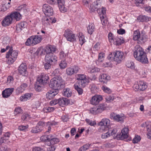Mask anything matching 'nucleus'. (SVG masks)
Segmentation results:
<instances>
[{
    "mask_svg": "<svg viewBox=\"0 0 151 151\" xmlns=\"http://www.w3.org/2000/svg\"><path fill=\"white\" fill-rule=\"evenodd\" d=\"M56 50V48L51 45L46 47L45 50L46 53L45 58V62L52 64L56 62L57 60V57L52 53L55 52Z\"/></svg>",
    "mask_w": 151,
    "mask_h": 151,
    "instance_id": "1",
    "label": "nucleus"
},
{
    "mask_svg": "<svg viewBox=\"0 0 151 151\" xmlns=\"http://www.w3.org/2000/svg\"><path fill=\"white\" fill-rule=\"evenodd\" d=\"M90 3L88 4V6L85 5L83 1V4L86 6H88V4H90L89 8L90 12H94L96 11L99 14H100L101 12H102L103 14L105 12V8L102 6H101V0H97L96 2H94L92 3H91V0H90Z\"/></svg>",
    "mask_w": 151,
    "mask_h": 151,
    "instance_id": "2",
    "label": "nucleus"
},
{
    "mask_svg": "<svg viewBox=\"0 0 151 151\" xmlns=\"http://www.w3.org/2000/svg\"><path fill=\"white\" fill-rule=\"evenodd\" d=\"M62 83L63 80L61 78H54L51 80L49 86L54 89L53 90H58V88L63 85Z\"/></svg>",
    "mask_w": 151,
    "mask_h": 151,
    "instance_id": "3",
    "label": "nucleus"
},
{
    "mask_svg": "<svg viewBox=\"0 0 151 151\" xmlns=\"http://www.w3.org/2000/svg\"><path fill=\"white\" fill-rule=\"evenodd\" d=\"M18 52L16 50H13L12 47H11L9 52L6 55V58H8V62L12 63L17 58Z\"/></svg>",
    "mask_w": 151,
    "mask_h": 151,
    "instance_id": "4",
    "label": "nucleus"
},
{
    "mask_svg": "<svg viewBox=\"0 0 151 151\" xmlns=\"http://www.w3.org/2000/svg\"><path fill=\"white\" fill-rule=\"evenodd\" d=\"M41 40V38L40 36L37 35L32 36L28 39L25 42V44L27 46L31 45H34L39 43Z\"/></svg>",
    "mask_w": 151,
    "mask_h": 151,
    "instance_id": "5",
    "label": "nucleus"
},
{
    "mask_svg": "<svg viewBox=\"0 0 151 151\" xmlns=\"http://www.w3.org/2000/svg\"><path fill=\"white\" fill-rule=\"evenodd\" d=\"M105 106L103 104H99L96 107H94L90 109V111L91 113L96 114L102 112L105 109Z\"/></svg>",
    "mask_w": 151,
    "mask_h": 151,
    "instance_id": "6",
    "label": "nucleus"
},
{
    "mask_svg": "<svg viewBox=\"0 0 151 151\" xmlns=\"http://www.w3.org/2000/svg\"><path fill=\"white\" fill-rule=\"evenodd\" d=\"M42 11L45 15L50 17L52 16L53 14L52 8L47 4H44L42 7Z\"/></svg>",
    "mask_w": 151,
    "mask_h": 151,
    "instance_id": "7",
    "label": "nucleus"
},
{
    "mask_svg": "<svg viewBox=\"0 0 151 151\" xmlns=\"http://www.w3.org/2000/svg\"><path fill=\"white\" fill-rule=\"evenodd\" d=\"M114 60L118 63H120V62L125 58V56L123 52L120 51H116L114 53Z\"/></svg>",
    "mask_w": 151,
    "mask_h": 151,
    "instance_id": "8",
    "label": "nucleus"
},
{
    "mask_svg": "<svg viewBox=\"0 0 151 151\" xmlns=\"http://www.w3.org/2000/svg\"><path fill=\"white\" fill-rule=\"evenodd\" d=\"M136 49L134 52V57L137 60L142 62V47L139 45L135 47Z\"/></svg>",
    "mask_w": 151,
    "mask_h": 151,
    "instance_id": "9",
    "label": "nucleus"
},
{
    "mask_svg": "<svg viewBox=\"0 0 151 151\" xmlns=\"http://www.w3.org/2000/svg\"><path fill=\"white\" fill-rule=\"evenodd\" d=\"M109 120L108 119H103L99 123V125L101 126V129L103 130H108V126L110 124Z\"/></svg>",
    "mask_w": 151,
    "mask_h": 151,
    "instance_id": "10",
    "label": "nucleus"
},
{
    "mask_svg": "<svg viewBox=\"0 0 151 151\" xmlns=\"http://www.w3.org/2000/svg\"><path fill=\"white\" fill-rule=\"evenodd\" d=\"M64 35L65 37L68 41L72 42L76 40L75 35L73 34L72 32L70 30H66Z\"/></svg>",
    "mask_w": 151,
    "mask_h": 151,
    "instance_id": "11",
    "label": "nucleus"
},
{
    "mask_svg": "<svg viewBox=\"0 0 151 151\" xmlns=\"http://www.w3.org/2000/svg\"><path fill=\"white\" fill-rule=\"evenodd\" d=\"M49 78V76L47 75L44 73L41 74L37 78V83H41L44 85L47 83Z\"/></svg>",
    "mask_w": 151,
    "mask_h": 151,
    "instance_id": "12",
    "label": "nucleus"
},
{
    "mask_svg": "<svg viewBox=\"0 0 151 151\" xmlns=\"http://www.w3.org/2000/svg\"><path fill=\"white\" fill-rule=\"evenodd\" d=\"M110 118L117 122L122 123L123 122L125 117L122 114L120 115L112 113L111 114Z\"/></svg>",
    "mask_w": 151,
    "mask_h": 151,
    "instance_id": "13",
    "label": "nucleus"
},
{
    "mask_svg": "<svg viewBox=\"0 0 151 151\" xmlns=\"http://www.w3.org/2000/svg\"><path fill=\"white\" fill-rule=\"evenodd\" d=\"M57 1L60 11L63 13L67 12L68 8L65 6V0H57Z\"/></svg>",
    "mask_w": 151,
    "mask_h": 151,
    "instance_id": "14",
    "label": "nucleus"
},
{
    "mask_svg": "<svg viewBox=\"0 0 151 151\" xmlns=\"http://www.w3.org/2000/svg\"><path fill=\"white\" fill-rule=\"evenodd\" d=\"M59 93V90L58 89L52 90L48 91L46 95V98L48 99H52Z\"/></svg>",
    "mask_w": 151,
    "mask_h": 151,
    "instance_id": "15",
    "label": "nucleus"
},
{
    "mask_svg": "<svg viewBox=\"0 0 151 151\" xmlns=\"http://www.w3.org/2000/svg\"><path fill=\"white\" fill-rule=\"evenodd\" d=\"M27 67L25 63H22L18 68L19 73L23 76H26L27 74Z\"/></svg>",
    "mask_w": 151,
    "mask_h": 151,
    "instance_id": "16",
    "label": "nucleus"
},
{
    "mask_svg": "<svg viewBox=\"0 0 151 151\" xmlns=\"http://www.w3.org/2000/svg\"><path fill=\"white\" fill-rule=\"evenodd\" d=\"M13 20L10 15L6 17L2 21L1 24L3 26L6 27L10 24L13 21Z\"/></svg>",
    "mask_w": 151,
    "mask_h": 151,
    "instance_id": "17",
    "label": "nucleus"
},
{
    "mask_svg": "<svg viewBox=\"0 0 151 151\" xmlns=\"http://www.w3.org/2000/svg\"><path fill=\"white\" fill-rule=\"evenodd\" d=\"M133 39L137 41V43L139 44H141L142 38L140 37V32L139 30H137L134 31L133 35Z\"/></svg>",
    "mask_w": 151,
    "mask_h": 151,
    "instance_id": "18",
    "label": "nucleus"
},
{
    "mask_svg": "<svg viewBox=\"0 0 151 151\" xmlns=\"http://www.w3.org/2000/svg\"><path fill=\"white\" fill-rule=\"evenodd\" d=\"M102 99V97L101 96L96 95L92 97L91 102L92 104H97Z\"/></svg>",
    "mask_w": 151,
    "mask_h": 151,
    "instance_id": "19",
    "label": "nucleus"
},
{
    "mask_svg": "<svg viewBox=\"0 0 151 151\" xmlns=\"http://www.w3.org/2000/svg\"><path fill=\"white\" fill-rule=\"evenodd\" d=\"M10 15L13 20L15 19L17 21H19L22 18L21 14L17 12H12Z\"/></svg>",
    "mask_w": 151,
    "mask_h": 151,
    "instance_id": "20",
    "label": "nucleus"
},
{
    "mask_svg": "<svg viewBox=\"0 0 151 151\" xmlns=\"http://www.w3.org/2000/svg\"><path fill=\"white\" fill-rule=\"evenodd\" d=\"M14 90L13 88L6 89L2 93L3 96L4 98H7L13 92Z\"/></svg>",
    "mask_w": 151,
    "mask_h": 151,
    "instance_id": "21",
    "label": "nucleus"
},
{
    "mask_svg": "<svg viewBox=\"0 0 151 151\" xmlns=\"http://www.w3.org/2000/svg\"><path fill=\"white\" fill-rule=\"evenodd\" d=\"M124 42V40L123 37H115L113 43L114 45H119Z\"/></svg>",
    "mask_w": 151,
    "mask_h": 151,
    "instance_id": "22",
    "label": "nucleus"
},
{
    "mask_svg": "<svg viewBox=\"0 0 151 151\" xmlns=\"http://www.w3.org/2000/svg\"><path fill=\"white\" fill-rule=\"evenodd\" d=\"M27 23L25 22H22L16 26V30L17 32L21 31L23 29L27 27Z\"/></svg>",
    "mask_w": 151,
    "mask_h": 151,
    "instance_id": "23",
    "label": "nucleus"
},
{
    "mask_svg": "<svg viewBox=\"0 0 151 151\" xmlns=\"http://www.w3.org/2000/svg\"><path fill=\"white\" fill-rule=\"evenodd\" d=\"M58 103L60 106H63L64 105H67L69 103L70 101L69 100L66 98H59L58 99Z\"/></svg>",
    "mask_w": 151,
    "mask_h": 151,
    "instance_id": "24",
    "label": "nucleus"
},
{
    "mask_svg": "<svg viewBox=\"0 0 151 151\" xmlns=\"http://www.w3.org/2000/svg\"><path fill=\"white\" fill-rule=\"evenodd\" d=\"M99 79L100 82L106 83L107 81L110 79V77L106 74H103L99 77Z\"/></svg>",
    "mask_w": 151,
    "mask_h": 151,
    "instance_id": "25",
    "label": "nucleus"
},
{
    "mask_svg": "<svg viewBox=\"0 0 151 151\" xmlns=\"http://www.w3.org/2000/svg\"><path fill=\"white\" fill-rule=\"evenodd\" d=\"M27 87V85L26 83H24L21 85L19 87H18L16 90L17 92L20 93L22 92Z\"/></svg>",
    "mask_w": 151,
    "mask_h": 151,
    "instance_id": "26",
    "label": "nucleus"
},
{
    "mask_svg": "<svg viewBox=\"0 0 151 151\" xmlns=\"http://www.w3.org/2000/svg\"><path fill=\"white\" fill-rule=\"evenodd\" d=\"M63 93L64 96L68 97L71 96L72 94V92L69 88L64 89Z\"/></svg>",
    "mask_w": 151,
    "mask_h": 151,
    "instance_id": "27",
    "label": "nucleus"
},
{
    "mask_svg": "<svg viewBox=\"0 0 151 151\" xmlns=\"http://www.w3.org/2000/svg\"><path fill=\"white\" fill-rule=\"evenodd\" d=\"M87 29L88 33L91 35L92 34L95 29L94 24L92 23H89L87 27Z\"/></svg>",
    "mask_w": 151,
    "mask_h": 151,
    "instance_id": "28",
    "label": "nucleus"
},
{
    "mask_svg": "<svg viewBox=\"0 0 151 151\" xmlns=\"http://www.w3.org/2000/svg\"><path fill=\"white\" fill-rule=\"evenodd\" d=\"M105 13L106 12L103 14L102 12H101L99 14L100 18L103 25H105L106 23L107 22L106 20L105 19L106 17Z\"/></svg>",
    "mask_w": 151,
    "mask_h": 151,
    "instance_id": "29",
    "label": "nucleus"
},
{
    "mask_svg": "<svg viewBox=\"0 0 151 151\" xmlns=\"http://www.w3.org/2000/svg\"><path fill=\"white\" fill-rule=\"evenodd\" d=\"M50 21L51 19H49V17H44V18L43 19L42 21L43 24L45 26L47 27L50 24Z\"/></svg>",
    "mask_w": 151,
    "mask_h": 151,
    "instance_id": "30",
    "label": "nucleus"
},
{
    "mask_svg": "<svg viewBox=\"0 0 151 151\" xmlns=\"http://www.w3.org/2000/svg\"><path fill=\"white\" fill-rule=\"evenodd\" d=\"M77 83L79 86L81 85L82 87H84L88 83V80L86 78L81 81H78Z\"/></svg>",
    "mask_w": 151,
    "mask_h": 151,
    "instance_id": "31",
    "label": "nucleus"
},
{
    "mask_svg": "<svg viewBox=\"0 0 151 151\" xmlns=\"http://www.w3.org/2000/svg\"><path fill=\"white\" fill-rule=\"evenodd\" d=\"M44 85L40 83H37V81L36 84H35V90L37 91H40L41 90L42 88L44 87Z\"/></svg>",
    "mask_w": 151,
    "mask_h": 151,
    "instance_id": "32",
    "label": "nucleus"
},
{
    "mask_svg": "<svg viewBox=\"0 0 151 151\" xmlns=\"http://www.w3.org/2000/svg\"><path fill=\"white\" fill-rule=\"evenodd\" d=\"M31 96V94L29 93H26L24 95L21 96L20 98V100L21 101H25L27 99H29Z\"/></svg>",
    "mask_w": 151,
    "mask_h": 151,
    "instance_id": "33",
    "label": "nucleus"
},
{
    "mask_svg": "<svg viewBox=\"0 0 151 151\" xmlns=\"http://www.w3.org/2000/svg\"><path fill=\"white\" fill-rule=\"evenodd\" d=\"M79 84L76 83L74 85V86L75 89L77 91L79 95L81 94L83 92L82 89L79 87V86H78Z\"/></svg>",
    "mask_w": 151,
    "mask_h": 151,
    "instance_id": "34",
    "label": "nucleus"
},
{
    "mask_svg": "<svg viewBox=\"0 0 151 151\" xmlns=\"http://www.w3.org/2000/svg\"><path fill=\"white\" fill-rule=\"evenodd\" d=\"M116 137H119L121 139H127L128 137V134H127L126 133L124 134V133L121 132L119 135L118 134H117Z\"/></svg>",
    "mask_w": 151,
    "mask_h": 151,
    "instance_id": "35",
    "label": "nucleus"
},
{
    "mask_svg": "<svg viewBox=\"0 0 151 151\" xmlns=\"http://www.w3.org/2000/svg\"><path fill=\"white\" fill-rule=\"evenodd\" d=\"M148 61L145 53L142 50V64H147Z\"/></svg>",
    "mask_w": 151,
    "mask_h": 151,
    "instance_id": "36",
    "label": "nucleus"
},
{
    "mask_svg": "<svg viewBox=\"0 0 151 151\" xmlns=\"http://www.w3.org/2000/svg\"><path fill=\"white\" fill-rule=\"evenodd\" d=\"M18 10L19 11L20 14H26L27 12V10L26 8L24 7H22V6H19L18 7Z\"/></svg>",
    "mask_w": 151,
    "mask_h": 151,
    "instance_id": "37",
    "label": "nucleus"
},
{
    "mask_svg": "<svg viewBox=\"0 0 151 151\" xmlns=\"http://www.w3.org/2000/svg\"><path fill=\"white\" fill-rule=\"evenodd\" d=\"M74 71L72 67H69L66 70V73L68 76H71L74 73Z\"/></svg>",
    "mask_w": 151,
    "mask_h": 151,
    "instance_id": "38",
    "label": "nucleus"
},
{
    "mask_svg": "<svg viewBox=\"0 0 151 151\" xmlns=\"http://www.w3.org/2000/svg\"><path fill=\"white\" fill-rule=\"evenodd\" d=\"M59 66L61 69H64L67 66V63L65 60L61 61L59 64Z\"/></svg>",
    "mask_w": 151,
    "mask_h": 151,
    "instance_id": "39",
    "label": "nucleus"
},
{
    "mask_svg": "<svg viewBox=\"0 0 151 151\" xmlns=\"http://www.w3.org/2000/svg\"><path fill=\"white\" fill-rule=\"evenodd\" d=\"M42 131V130L39 129V127L37 126L36 127H34L32 128L31 132L32 133H36L40 132Z\"/></svg>",
    "mask_w": 151,
    "mask_h": 151,
    "instance_id": "40",
    "label": "nucleus"
},
{
    "mask_svg": "<svg viewBox=\"0 0 151 151\" xmlns=\"http://www.w3.org/2000/svg\"><path fill=\"white\" fill-rule=\"evenodd\" d=\"M30 116L29 114L24 113L22 116L21 119L23 121H28L30 119Z\"/></svg>",
    "mask_w": 151,
    "mask_h": 151,
    "instance_id": "41",
    "label": "nucleus"
},
{
    "mask_svg": "<svg viewBox=\"0 0 151 151\" xmlns=\"http://www.w3.org/2000/svg\"><path fill=\"white\" fill-rule=\"evenodd\" d=\"M89 146V145L88 144H85L81 147L79 149L78 151H86V150L88 149Z\"/></svg>",
    "mask_w": 151,
    "mask_h": 151,
    "instance_id": "42",
    "label": "nucleus"
},
{
    "mask_svg": "<svg viewBox=\"0 0 151 151\" xmlns=\"http://www.w3.org/2000/svg\"><path fill=\"white\" fill-rule=\"evenodd\" d=\"M40 139L43 142H46L47 141H49L50 140V138L49 137V136H47V135H46L42 136L40 138Z\"/></svg>",
    "mask_w": 151,
    "mask_h": 151,
    "instance_id": "43",
    "label": "nucleus"
},
{
    "mask_svg": "<svg viewBox=\"0 0 151 151\" xmlns=\"http://www.w3.org/2000/svg\"><path fill=\"white\" fill-rule=\"evenodd\" d=\"M141 137L138 135H135V137L132 140V142L134 143H137L141 140Z\"/></svg>",
    "mask_w": 151,
    "mask_h": 151,
    "instance_id": "44",
    "label": "nucleus"
},
{
    "mask_svg": "<svg viewBox=\"0 0 151 151\" xmlns=\"http://www.w3.org/2000/svg\"><path fill=\"white\" fill-rule=\"evenodd\" d=\"M110 136V134L108 131L103 133L101 135V138L102 139H106Z\"/></svg>",
    "mask_w": 151,
    "mask_h": 151,
    "instance_id": "45",
    "label": "nucleus"
},
{
    "mask_svg": "<svg viewBox=\"0 0 151 151\" xmlns=\"http://www.w3.org/2000/svg\"><path fill=\"white\" fill-rule=\"evenodd\" d=\"M126 65L127 67L131 69L134 68V64L133 62H128L126 63Z\"/></svg>",
    "mask_w": 151,
    "mask_h": 151,
    "instance_id": "46",
    "label": "nucleus"
},
{
    "mask_svg": "<svg viewBox=\"0 0 151 151\" xmlns=\"http://www.w3.org/2000/svg\"><path fill=\"white\" fill-rule=\"evenodd\" d=\"M79 40L80 42V44L82 45L85 42V40L84 39V36L83 35H81L79 34V36L78 37Z\"/></svg>",
    "mask_w": 151,
    "mask_h": 151,
    "instance_id": "47",
    "label": "nucleus"
},
{
    "mask_svg": "<svg viewBox=\"0 0 151 151\" xmlns=\"http://www.w3.org/2000/svg\"><path fill=\"white\" fill-rule=\"evenodd\" d=\"M10 134L9 133H6L4 134V137H1V140H3L4 142V140L8 139H9V138L10 137Z\"/></svg>",
    "mask_w": 151,
    "mask_h": 151,
    "instance_id": "48",
    "label": "nucleus"
},
{
    "mask_svg": "<svg viewBox=\"0 0 151 151\" xmlns=\"http://www.w3.org/2000/svg\"><path fill=\"white\" fill-rule=\"evenodd\" d=\"M133 88L135 91H140L141 90V88L140 87L139 84L137 83L134 84L133 86Z\"/></svg>",
    "mask_w": 151,
    "mask_h": 151,
    "instance_id": "49",
    "label": "nucleus"
},
{
    "mask_svg": "<svg viewBox=\"0 0 151 151\" xmlns=\"http://www.w3.org/2000/svg\"><path fill=\"white\" fill-rule=\"evenodd\" d=\"M49 141L51 144L53 145L58 142H59V140L57 138H52L50 139Z\"/></svg>",
    "mask_w": 151,
    "mask_h": 151,
    "instance_id": "50",
    "label": "nucleus"
},
{
    "mask_svg": "<svg viewBox=\"0 0 151 151\" xmlns=\"http://www.w3.org/2000/svg\"><path fill=\"white\" fill-rule=\"evenodd\" d=\"M22 111V110L21 109V107H18L15 108L14 113L15 115H17L21 113Z\"/></svg>",
    "mask_w": 151,
    "mask_h": 151,
    "instance_id": "51",
    "label": "nucleus"
},
{
    "mask_svg": "<svg viewBox=\"0 0 151 151\" xmlns=\"http://www.w3.org/2000/svg\"><path fill=\"white\" fill-rule=\"evenodd\" d=\"M104 54L103 53H99L98 56V60L99 62H102L104 60Z\"/></svg>",
    "mask_w": 151,
    "mask_h": 151,
    "instance_id": "52",
    "label": "nucleus"
},
{
    "mask_svg": "<svg viewBox=\"0 0 151 151\" xmlns=\"http://www.w3.org/2000/svg\"><path fill=\"white\" fill-rule=\"evenodd\" d=\"M106 101L108 102H110V101H113L114 99V97L112 96L108 95L106 96Z\"/></svg>",
    "mask_w": 151,
    "mask_h": 151,
    "instance_id": "53",
    "label": "nucleus"
},
{
    "mask_svg": "<svg viewBox=\"0 0 151 151\" xmlns=\"http://www.w3.org/2000/svg\"><path fill=\"white\" fill-rule=\"evenodd\" d=\"M10 150V148L6 146H0V151H9Z\"/></svg>",
    "mask_w": 151,
    "mask_h": 151,
    "instance_id": "54",
    "label": "nucleus"
},
{
    "mask_svg": "<svg viewBox=\"0 0 151 151\" xmlns=\"http://www.w3.org/2000/svg\"><path fill=\"white\" fill-rule=\"evenodd\" d=\"M108 38L110 42L112 43L114 41V37L113 34L111 32L109 33L108 34Z\"/></svg>",
    "mask_w": 151,
    "mask_h": 151,
    "instance_id": "55",
    "label": "nucleus"
},
{
    "mask_svg": "<svg viewBox=\"0 0 151 151\" xmlns=\"http://www.w3.org/2000/svg\"><path fill=\"white\" fill-rule=\"evenodd\" d=\"M54 109L55 108L54 107H48L45 108L44 109V110L46 112H51L53 111Z\"/></svg>",
    "mask_w": 151,
    "mask_h": 151,
    "instance_id": "56",
    "label": "nucleus"
},
{
    "mask_svg": "<svg viewBox=\"0 0 151 151\" xmlns=\"http://www.w3.org/2000/svg\"><path fill=\"white\" fill-rule=\"evenodd\" d=\"M45 123L44 122L42 121H40L39 122L37 125L39 127V129H40L42 130L43 129V127Z\"/></svg>",
    "mask_w": 151,
    "mask_h": 151,
    "instance_id": "57",
    "label": "nucleus"
},
{
    "mask_svg": "<svg viewBox=\"0 0 151 151\" xmlns=\"http://www.w3.org/2000/svg\"><path fill=\"white\" fill-rule=\"evenodd\" d=\"M150 17H149L145 15L142 16V22H147L150 20Z\"/></svg>",
    "mask_w": 151,
    "mask_h": 151,
    "instance_id": "58",
    "label": "nucleus"
},
{
    "mask_svg": "<svg viewBox=\"0 0 151 151\" xmlns=\"http://www.w3.org/2000/svg\"><path fill=\"white\" fill-rule=\"evenodd\" d=\"M86 121L88 124L91 126H94L96 124V122L95 121H90L88 119H86Z\"/></svg>",
    "mask_w": 151,
    "mask_h": 151,
    "instance_id": "59",
    "label": "nucleus"
},
{
    "mask_svg": "<svg viewBox=\"0 0 151 151\" xmlns=\"http://www.w3.org/2000/svg\"><path fill=\"white\" fill-rule=\"evenodd\" d=\"M102 90L105 92L109 93L111 92V90L110 89L104 86L102 87Z\"/></svg>",
    "mask_w": 151,
    "mask_h": 151,
    "instance_id": "60",
    "label": "nucleus"
},
{
    "mask_svg": "<svg viewBox=\"0 0 151 151\" xmlns=\"http://www.w3.org/2000/svg\"><path fill=\"white\" fill-rule=\"evenodd\" d=\"M52 64L50 63H47L46 62L44 64V67L45 68V69L46 70H48L51 67V65L52 64Z\"/></svg>",
    "mask_w": 151,
    "mask_h": 151,
    "instance_id": "61",
    "label": "nucleus"
},
{
    "mask_svg": "<svg viewBox=\"0 0 151 151\" xmlns=\"http://www.w3.org/2000/svg\"><path fill=\"white\" fill-rule=\"evenodd\" d=\"M8 4H6V6L5 4L3 5L1 7V11H6L10 7V6H7Z\"/></svg>",
    "mask_w": 151,
    "mask_h": 151,
    "instance_id": "62",
    "label": "nucleus"
},
{
    "mask_svg": "<svg viewBox=\"0 0 151 151\" xmlns=\"http://www.w3.org/2000/svg\"><path fill=\"white\" fill-rule=\"evenodd\" d=\"M55 148L53 145L49 146L47 148L48 151H54L55 150Z\"/></svg>",
    "mask_w": 151,
    "mask_h": 151,
    "instance_id": "63",
    "label": "nucleus"
},
{
    "mask_svg": "<svg viewBox=\"0 0 151 151\" xmlns=\"http://www.w3.org/2000/svg\"><path fill=\"white\" fill-rule=\"evenodd\" d=\"M33 151H44L42 149L38 147H35L33 149Z\"/></svg>",
    "mask_w": 151,
    "mask_h": 151,
    "instance_id": "64",
    "label": "nucleus"
}]
</instances>
